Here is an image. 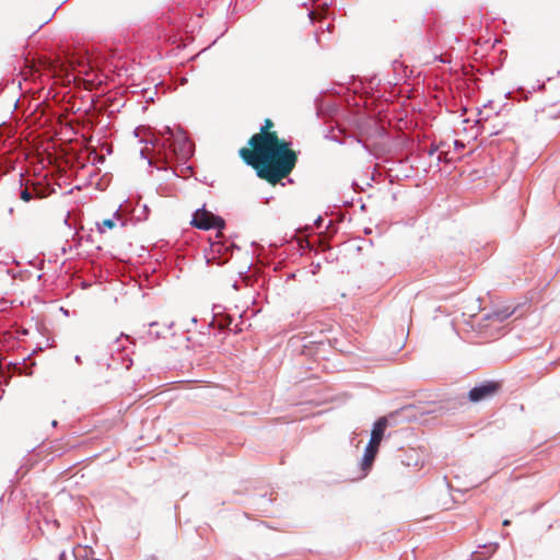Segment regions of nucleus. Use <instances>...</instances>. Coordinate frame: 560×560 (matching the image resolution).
I'll use <instances>...</instances> for the list:
<instances>
[{
  "label": "nucleus",
  "instance_id": "nucleus-20",
  "mask_svg": "<svg viewBox=\"0 0 560 560\" xmlns=\"http://www.w3.org/2000/svg\"><path fill=\"white\" fill-rule=\"evenodd\" d=\"M160 337V332H155V338H159Z\"/></svg>",
  "mask_w": 560,
  "mask_h": 560
},
{
  "label": "nucleus",
  "instance_id": "nucleus-14",
  "mask_svg": "<svg viewBox=\"0 0 560 560\" xmlns=\"http://www.w3.org/2000/svg\"><path fill=\"white\" fill-rule=\"evenodd\" d=\"M140 154H141V156H142L143 159H147L145 153H144V150H141V151H140Z\"/></svg>",
  "mask_w": 560,
  "mask_h": 560
},
{
  "label": "nucleus",
  "instance_id": "nucleus-10",
  "mask_svg": "<svg viewBox=\"0 0 560 560\" xmlns=\"http://www.w3.org/2000/svg\"><path fill=\"white\" fill-rule=\"evenodd\" d=\"M314 223H315L317 226H319V225H320V223H322V218H320V217H318V218L315 220V222H314Z\"/></svg>",
  "mask_w": 560,
  "mask_h": 560
},
{
  "label": "nucleus",
  "instance_id": "nucleus-6",
  "mask_svg": "<svg viewBox=\"0 0 560 560\" xmlns=\"http://www.w3.org/2000/svg\"><path fill=\"white\" fill-rule=\"evenodd\" d=\"M515 313V307L512 308L510 306L497 307L482 316L483 322H489V325H500L510 318ZM483 326H488V324H483Z\"/></svg>",
  "mask_w": 560,
  "mask_h": 560
},
{
  "label": "nucleus",
  "instance_id": "nucleus-18",
  "mask_svg": "<svg viewBox=\"0 0 560 560\" xmlns=\"http://www.w3.org/2000/svg\"><path fill=\"white\" fill-rule=\"evenodd\" d=\"M51 424H52V427H56V425H57V421H56V420H54V421L51 422Z\"/></svg>",
  "mask_w": 560,
  "mask_h": 560
},
{
  "label": "nucleus",
  "instance_id": "nucleus-11",
  "mask_svg": "<svg viewBox=\"0 0 560 560\" xmlns=\"http://www.w3.org/2000/svg\"><path fill=\"white\" fill-rule=\"evenodd\" d=\"M490 548L492 552L495 551V549L498 548V544L490 545Z\"/></svg>",
  "mask_w": 560,
  "mask_h": 560
},
{
  "label": "nucleus",
  "instance_id": "nucleus-16",
  "mask_svg": "<svg viewBox=\"0 0 560 560\" xmlns=\"http://www.w3.org/2000/svg\"><path fill=\"white\" fill-rule=\"evenodd\" d=\"M60 310L63 312V314H65V315H68V314H69V313H68V311H67V310H65L63 307H61Z\"/></svg>",
  "mask_w": 560,
  "mask_h": 560
},
{
  "label": "nucleus",
  "instance_id": "nucleus-2",
  "mask_svg": "<svg viewBox=\"0 0 560 560\" xmlns=\"http://www.w3.org/2000/svg\"><path fill=\"white\" fill-rule=\"evenodd\" d=\"M160 133L162 139H155L153 144L161 148L160 152L163 151L165 160L173 156L185 164L192 155V144L184 130L165 126Z\"/></svg>",
  "mask_w": 560,
  "mask_h": 560
},
{
  "label": "nucleus",
  "instance_id": "nucleus-3",
  "mask_svg": "<svg viewBox=\"0 0 560 560\" xmlns=\"http://www.w3.org/2000/svg\"><path fill=\"white\" fill-rule=\"evenodd\" d=\"M388 421L385 417L377 419L372 428L371 438L368 445L364 448V453L361 460V467L363 470L369 469L377 454L378 446L384 436V432L387 428Z\"/></svg>",
  "mask_w": 560,
  "mask_h": 560
},
{
  "label": "nucleus",
  "instance_id": "nucleus-12",
  "mask_svg": "<svg viewBox=\"0 0 560 560\" xmlns=\"http://www.w3.org/2000/svg\"><path fill=\"white\" fill-rule=\"evenodd\" d=\"M74 361H75L77 363H81V357H80V355H75V357H74Z\"/></svg>",
  "mask_w": 560,
  "mask_h": 560
},
{
  "label": "nucleus",
  "instance_id": "nucleus-1",
  "mask_svg": "<svg viewBox=\"0 0 560 560\" xmlns=\"http://www.w3.org/2000/svg\"><path fill=\"white\" fill-rule=\"evenodd\" d=\"M272 126L267 119L260 129V133L254 135L248 148H242L240 155L247 165L253 166L260 178L271 184H277L287 177L296 164V154L289 149V143L280 140L275 132L267 130Z\"/></svg>",
  "mask_w": 560,
  "mask_h": 560
},
{
  "label": "nucleus",
  "instance_id": "nucleus-5",
  "mask_svg": "<svg viewBox=\"0 0 560 560\" xmlns=\"http://www.w3.org/2000/svg\"><path fill=\"white\" fill-rule=\"evenodd\" d=\"M500 384L495 381H485L477 384L468 392V399L471 402L489 400L499 392Z\"/></svg>",
  "mask_w": 560,
  "mask_h": 560
},
{
  "label": "nucleus",
  "instance_id": "nucleus-8",
  "mask_svg": "<svg viewBox=\"0 0 560 560\" xmlns=\"http://www.w3.org/2000/svg\"><path fill=\"white\" fill-rule=\"evenodd\" d=\"M129 341V336L121 334L120 337L116 338L114 341V346L116 347V350L125 349L126 342Z\"/></svg>",
  "mask_w": 560,
  "mask_h": 560
},
{
  "label": "nucleus",
  "instance_id": "nucleus-15",
  "mask_svg": "<svg viewBox=\"0 0 560 560\" xmlns=\"http://www.w3.org/2000/svg\"><path fill=\"white\" fill-rule=\"evenodd\" d=\"M503 525H504V526L510 525V521H509V520L503 521Z\"/></svg>",
  "mask_w": 560,
  "mask_h": 560
},
{
  "label": "nucleus",
  "instance_id": "nucleus-19",
  "mask_svg": "<svg viewBox=\"0 0 560 560\" xmlns=\"http://www.w3.org/2000/svg\"><path fill=\"white\" fill-rule=\"evenodd\" d=\"M455 145H456V147H459V141H457V140H456V141H455Z\"/></svg>",
  "mask_w": 560,
  "mask_h": 560
},
{
  "label": "nucleus",
  "instance_id": "nucleus-17",
  "mask_svg": "<svg viewBox=\"0 0 560 560\" xmlns=\"http://www.w3.org/2000/svg\"><path fill=\"white\" fill-rule=\"evenodd\" d=\"M313 15H314V12H313V11H310V12H308V16H310L311 19H313Z\"/></svg>",
  "mask_w": 560,
  "mask_h": 560
},
{
  "label": "nucleus",
  "instance_id": "nucleus-13",
  "mask_svg": "<svg viewBox=\"0 0 560 560\" xmlns=\"http://www.w3.org/2000/svg\"><path fill=\"white\" fill-rule=\"evenodd\" d=\"M59 558H60V560H63V559L66 558V552H65V551H62V552L60 553Z\"/></svg>",
  "mask_w": 560,
  "mask_h": 560
},
{
  "label": "nucleus",
  "instance_id": "nucleus-4",
  "mask_svg": "<svg viewBox=\"0 0 560 560\" xmlns=\"http://www.w3.org/2000/svg\"><path fill=\"white\" fill-rule=\"evenodd\" d=\"M191 224L200 230H222L224 228V220L201 208L195 211Z\"/></svg>",
  "mask_w": 560,
  "mask_h": 560
},
{
  "label": "nucleus",
  "instance_id": "nucleus-7",
  "mask_svg": "<svg viewBox=\"0 0 560 560\" xmlns=\"http://www.w3.org/2000/svg\"><path fill=\"white\" fill-rule=\"evenodd\" d=\"M115 226V222L113 219H105L101 224H98V232L105 233L106 230H110Z\"/></svg>",
  "mask_w": 560,
  "mask_h": 560
},
{
  "label": "nucleus",
  "instance_id": "nucleus-9",
  "mask_svg": "<svg viewBox=\"0 0 560 560\" xmlns=\"http://www.w3.org/2000/svg\"><path fill=\"white\" fill-rule=\"evenodd\" d=\"M20 198L28 202L33 198V195L27 188H24L20 190Z\"/></svg>",
  "mask_w": 560,
  "mask_h": 560
}]
</instances>
